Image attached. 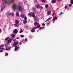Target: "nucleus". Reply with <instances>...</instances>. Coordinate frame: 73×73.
Returning a JSON list of instances; mask_svg holds the SVG:
<instances>
[{
  "label": "nucleus",
  "mask_w": 73,
  "mask_h": 73,
  "mask_svg": "<svg viewBox=\"0 0 73 73\" xmlns=\"http://www.w3.org/2000/svg\"><path fill=\"white\" fill-rule=\"evenodd\" d=\"M14 0H10V1L9 0H3V2L5 3H7V5H9L10 4V3H13Z\"/></svg>",
  "instance_id": "obj_1"
},
{
  "label": "nucleus",
  "mask_w": 73,
  "mask_h": 73,
  "mask_svg": "<svg viewBox=\"0 0 73 73\" xmlns=\"http://www.w3.org/2000/svg\"><path fill=\"white\" fill-rule=\"evenodd\" d=\"M12 7L13 9V10L15 11L16 10L17 7H18V5H17L16 4H14L13 5Z\"/></svg>",
  "instance_id": "obj_2"
},
{
  "label": "nucleus",
  "mask_w": 73,
  "mask_h": 73,
  "mask_svg": "<svg viewBox=\"0 0 73 73\" xmlns=\"http://www.w3.org/2000/svg\"><path fill=\"white\" fill-rule=\"evenodd\" d=\"M17 9L18 11H21L23 9V8L21 6H20V5H18V6L17 7Z\"/></svg>",
  "instance_id": "obj_3"
},
{
  "label": "nucleus",
  "mask_w": 73,
  "mask_h": 73,
  "mask_svg": "<svg viewBox=\"0 0 73 73\" xmlns=\"http://www.w3.org/2000/svg\"><path fill=\"white\" fill-rule=\"evenodd\" d=\"M5 3H2L1 4V12H3V9L5 8Z\"/></svg>",
  "instance_id": "obj_4"
},
{
  "label": "nucleus",
  "mask_w": 73,
  "mask_h": 73,
  "mask_svg": "<svg viewBox=\"0 0 73 73\" xmlns=\"http://www.w3.org/2000/svg\"><path fill=\"white\" fill-rule=\"evenodd\" d=\"M19 21L18 20H16L15 21V23L14 24V26L15 27H17L19 26Z\"/></svg>",
  "instance_id": "obj_5"
},
{
  "label": "nucleus",
  "mask_w": 73,
  "mask_h": 73,
  "mask_svg": "<svg viewBox=\"0 0 73 73\" xmlns=\"http://www.w3.org/2000/svg\"><path fill=\"white\" fill-rule=\"evenodd\" d=\"M27 17H24V20L23 21V23L24 24H26L27 23Z\"/></svg>",
  "instance_id": "obj_6"
},
{
  "label": "nucleus",
  "mask_w": 73,
  "mask_h": 73,
  "mask_svg": "<svg viewBox=\"0 0 73 73\" xmlns=\"http://www.w3.org/2000/svg\"><path fill=\"white\" fill-rule=\"evenodd\" d=\"M14 50L15 51H17V50H19V49H20V47L19 46L17 47V46H16Z\"/></svg>",
  "instance_id": "obj_7"
},
{
  "label": "nucleus",
  "mask_w": 73,
  "mask_h": 73,
  "mask_svg": "<svg viewBox=\"0 0 73 73\" xmlns=\"http://www.w3.org/2000/svg\"><path fill=\"white\" fill-rule=\"evenodd\" d=\"M6 15L7 16V17H8V16H10L11 15V13L8 12L6 14Z\"/></svg>",
  "instance_id": "obj_8"
},
{
  "label": "nucleus",
  "mask_w": 73,
  "mask_h": 73,
  "mask_svg": "<svg viewBox=\"0 0 73 73\" xmlns=\"http://www.w3.org/2000/svg\"><path fill=\"white\" fill-rule=\"evenodd\" d=\"M14 44L13 46H17L18 45V43L16 42H14L13 43Z\"/></svg>",
  "instance_id": "obj_9"
},
{
  "label": "nucleus",
  "mask_w": 73,
  "mask_h": 73,
  "mask_svg": "<svg viewBox=\"0 0 73 73\" xmlns=\"http://www.w3.org/2000/svg\"><path fill=\"white\" fill-rule=\"evenodd\" d=\"M17 32H18V31L17 29H15L14 31H13V33H14L15 34H17Z\"/></svg>",
  "instance_id": "obj_10"
},
{
  "label": "nucleus",
  "mask_w": 73,
  "mask_h": 73,
  "mask_svg": "<svg viewBox=\"0 0 73 73\" xmlns=\"http://www.w3.org/2000/svg\"><path fill=\"white\" fill-rule=\"evenodd\" d=\"M32 14V17H35L36 16H35V14H34V13H33L31 12V13Z\"/></svg>",
  "instance_id": "obj_11"
},
{
  "label": "nucleus",
  "mask_w": 73,
  "mask_h": 73,
  "mask_svg": "<svg viewBox=\"0 0 73 73\" xmlns=\"http://www.w3.org/2000/svg\"><path fill=\"white\" fill-rule=\"evenodd\" d=\"M57 17H54V19H53V20H52V21H54L56 20H57Z\"/></svg>",
  "instance_id": "obj_12"
},
{
  "label": "nucleus",
  "mask_w": 73,
  "mask_h": 73,
  "mask_svg": "<svg viewBox=\"0 0 73 73\" xmlns=\"http://www.w3.org/2000/svg\"><path fill=\"white\" fill-rule=\"evenodd\" d=\"M38 23L35 22L34 23V24L35 26H37V25H38Z\"/></svg>",
  "instance_id": "obj_13"
},
{
  "label": "nucleus",
  "mask_w": 73,
  "mask_h": 73,
  "mask_svg": "<svg viewBox=\"0 0 73 73\" xmlns=\"http://www.w3.org/2000/svg\"><path fill=\"white\" fill-rule=\"evenodd\" d=\"M11 36H12L13 38H14V37H15L16 36L14 34H11Z\"/></svg>",
  "instance_id": "obj_14"
},
{
  "label": "nucleus",
  "mask_w": 73,
  "mask_h": 73,
  "mask_svg": "<svg viewBox=\"0 0 73 73\" xmlns=\"http://www.w3.org/2000/svg\"><path fill=\"white\" fill-rule=\"evenodd\" d=\"M52 17H51L49 18L46 21H45V22H46V21H49V20H50L52 19Z\"/></svg>",
  "instance_id": "obj_15"
},
{
  "label": "nucleus",
  "mask_w": 73,
  "mask_h": 73,
  "mask_svg": "<svg viewBox=\"0 0 73 73\" xmlns=\"http://www.w3.org/2000/svg\"><path fill=\"white\" fill-rule=\"evenodd\" d=\"M51 13V11H48L47 12V14L48 15H50Z\"/></svg>",
  "instance_id": "obj_16"
},
{
  "label": "nucleus",
  "mask_w": 73,
  "mask_h": 73,
  "mask_svg": "<svg viewBox=\"0 0 73 73\" xmlns=\"http://www.w3.org/2000/svg\"><path fill=\"white\" fill-rule=\"evenodd\" d=\"M36 7L37 8H40V7H41V6H40V5H38V4L36 5Z\"/></svg>",
  "instance_id": "obj_17"
},
{
  "label": "nucleus",
  "mask_w": 73,
  "mask_h": 73,
  "mask_svg": "<svg viewBox=\"0 0 73 73\" xmlns=\"http://www.w3.org/2000/svg\"><path fill=\"white\" fill-rule=\"evenodd\" d=\"M21 16L22 18H24V17H25V15H24V14H22L21 15Z\"/></svg>",
  "instance_id": "obj_18"
},
{
  "label": "nucleus",
  "mask_w": 73,
  "mask_h": 73,
  "mask_svg": "<svg viewBox=\"0 0 73 73\" xmlns=\"http://www.w3.org/2000/svg\"><path fill=\"white\" fill-rule=\"evenodd\" d=\"M16 15L17 16H19V12H17L16 13Z\"/></svg>",
  "instance_id": "obj_19"
},
{
  "label": "nucleus",
  "mask_w": 73,
  "mask_h": 73,
  "mask_svg": "<svg viewBox=\"0 0 73 73\" xmlns=\"http://www.w3.org/2000/svg\"><path fill=\"white\" fill-rule=\"evenodd\" d=\"M56 1L55 0H53L51 2L52 3H53L54 4L55 3V2H56Z\"/></svg>",
  "instance_id": "obj_20"
},
{
  "label": "nucleus",
  "mask_w": 73,
  "mask_h": 73,
  "mask_svg": "<svg viewBox=\"0 0 73 73\" xmlns=\"http://www.w3.org/2000/svg\"><path fill=\"white\" fill-rule=\"evenodd\" d=\"M4 49L3 48H1L0 50V52H3Z\"/></svg>",
  "instance_id": "obj_21"
},
{
  "label": "nucleus",
  "mask_w": 73,
  "mask_h": 73,
  "mask_svg": "<svg viewBox=\"0 0 73 73\" xmlns=\"http://www.w3.org/2000/svg\"><path fill=\"white\" fill-rule=\"evenodd\" d=\"M12 42V41L11 40L9 39L8 41L7 42L9 44V43H10V42Z\"/></svg>",
  "instance_id": "obj_22"
},
{
  "label": "nucleus",
  "mask_w": 73,
  "mask_h": 73,
  "mask_svg": "<svg viewBox=\"0 0 73 73\" xmlns=\"http://www.w3.org/2000/svg\"><path fill=\"white\" fill-rule=\"evenodd\" d=\"M38 28H37V27H35V28H33L32 29V30H34V29H35H35H37Z\"/></svg>",
  "instance_id": "obj_23"
},
{
  "label": "nucleus",
  "mask_w": 73,
  "mask_h": 73,
  "mask_svg": "<svg viewBox=\"0 0 73 73\" xmlns=\"http://www.w3.org/2000/svg\"><path fill=\"white\" fill-rule=\"evenodd\" d=\"M9 39L11 41H13V40L14 38L13 37H11Z\"/></svg>",
  "instance_id": "obj_24"
},
{
  "label": "nucleus",
  "mask_w": 73,
  "mask_h": 73,
  "mask_svg": "<svg viewBox=\"0 0 73 73\" xmlns=\"http://www.w3.org/2000/svg\"><path fill=\"white\" fill-rule=\"evenodd\" d=\"M8 45H9V44H8V43L7 42V43L5 44V46H8Z\"/></svg>",
  "instance_id": "obj_25"
},
{
  "label": "nucleus",
  "mask_w": 73,
  "mask_h": 73,
  "mask_svg": "<svg viewBox=\"0 0 73 73\" xmlns=\"http://www.w3.org/2000/svg\"><path fill=\"white\" fill-rule=\"evenodd\" d=\"M49 7V5L48 4H46L45 5V7L46 8H48V7Z\"/></svg>",
  "instance_id": "obj_26"
},
{
  "label": "nucleus",
  "mask_w": 73,
  "mask_h": 73,
  "mask_svg": "<svg viewBox=\"0 0 73 73\" xmlns=\"http://www.w3.org/2000/svg\"><path fill=\"white\" fill-rule=\"evenodd\" d=\"M31 32L32 33L35 32V30L34 29L33 30H32L31 31Z\"/></svg>",
  "instance_id": "obj_27"
},
{
  "label": "nucleus",
  "mask_w": 73,
  "mask_h": 73,
  "mask_svg": "<svg viewBox=\"0 0 73 73\" xmlns=\"http://www.w3.org/2000/svg\"><path fill=\"white\" fill-rule=\"evenodd\" d=\"M9 39V37H7L5 39V40H8Z\"/></svg>",
  "instance_id": "obj_28"
},
{
  "label": "nucleus",
  "mask_w": 73,
  "mask_h": 73,
  "mask_svg": "<svg viewBox=\"0 0 73 73\" xmlns=\"http://www.w3.org/2000/svg\"><path fill=\"white\" fill-rule=\"evenodd\" d=\"M40 27V25H38L37 26V28H39Z\"/></svg>",
  "instance_id": "obj_29"
},
{
  "label": "nucleus",
  "mask_w": 73,
  "mask_h": 73,
  "mask_svg": "<svg viewBox=\"0 0 73 73\" xmlns=\"http://www.w3.org/2000/svg\"><path fill=\"white\" fill-rule=\"evenodd\" d=\"M42 3H45V0H42Z\"/></svg>",
  "instance_id": "obj_30"
},
{
  "label": "nucleus",
  "mask_w": 73,
  "mask_h": 73,
  "mask_svg": "<svg viewBox=\"0 0 73 73\" xmlns=\"http://www.w3.org/2000/svg\"><path fill=\"white\" fill-rule=\"evenodd\" d=\"M67 8H68V6H66L65 7V9H67Z\"/></svg>",
  "instance_id": "obj_31"
},
{
  "label": "nucleus",
  "mask_w": 73,
  "mask_h": 73,
  "mask_svg": "<svg viewBox=\"0 0 73 73\" xmlns=\"http://www.w3.org/2000/svg\"><path fill=\"white\" fill-rule=\"evenodd\" d=\"M19 32H20V33H22V32H23V30H21V31H20Z\"/></svg>",
  "instance_id": "obj_32"
},
{
  "label": "nucleus",
  "mask_w": 73,
  "mask_h": 73,
  "mask_svg": "<svg viewBox=\"0 0 73 73\" xmlns=\"http://www.w3.org/2000/svg\"><path fill=\"white\" fill-rule=\"evenodd\" d=\"M21 37H24V36L23 35H21Z\"/></svg>",
  "instance_id": "obj_33"
},
{
  "label": "nucleus",
  "mask_w": 73,
  "mask_h": 73,
  "mask_svg": "<svg viewBox=\"0 0 73 73\" xmlns=\"http://www.w3.org/2000/svg\"><path fill=\"white\" fill-rule=\"evenodd\" d=\"M61 1H62V0H57V1H58V2H60Z\"/></svg>",
  "instance_id": "obj_34"
},
{
  "label": "nucleus",
  "mask_w": 73,
  "mask_h": 73,
  "mask_svg": "<svg viewBox=\"0 0 73 73\" xmlns=\"http://www.w3.org/2000/svg\"><path fill=\"white\" fill-rule=\"evenodd\" d=\"M43 29V27H41L39 29Z\"/></svg>",
  "instance_id": "obj_35"
},
{
  "label": "nucleus",
  "mask_w": 73,
  "mask_h": 73,
  "mask_svg": "<svg viewBox=\"0 0 73 73\" xmlns=\"http://www.w3.org/2000/svg\"><path fill=\"white\" fill-rule=\"evenodd\" d=\"M70 3H71V4H73V1H71L70 2Z\"/></svg>",
  "instance_id": "obj_36"
},
{
  "label": "nucleus",
  "mask_w": 73,
  "mask_h": 73,
  "mask_svg": "<svg viewBox=\"0 0 73 73\" xmlns=\"http://www.w3.org/2000/svg\"><path fill=\"white\" fill-rule=\"evenodd\" d=\"M12 16H14V13H12L11 14Z\"/></svg>",
  "instance_id": "obj_37"
},
{
  "label": "nucleus",
  "mask_w": 73,
  "mask_h": 73,
  "mask_svg": "<svg viewBox=\"0 0 73 73\" xmlns=\"http://www.w3.org/2000/svg\"><path fill=\"white\" fill-rule=\"evenodd\" d=\"M11 48V47H10V48H7V50H10V48Z\"/></svg>",
  "instance_id": "obj_38"
},
{
  "label": "nucleus",
  "mask_w": 73,
  "mask_h": 73,
  "mask_svg": "<svg viewBox=\"0 0 73 73\" xmlns=\"http://www.w3.org/2000/svg\"><path fill=\"white\" fill-rule=\"evenodd\" d=\"M6 56H8V53L6 52L5 54Z\"/></svg>",
  "instance_id": "obj_39"
},
{
  "label": "nucleus",
  "mask_w": 73,
  "mask_h": 73,
  "mask_svg": "<svg viewBox=\"0 0 73 73\" xmlns=\"http://www.w3.org/2000/svg\"><path fill=\"white\" fill-rule=\"evenodd\" d=\"M63 13L62 12H61L59 15H62V14H63Z\"/></svg>",
  "instance_id": "obj_40"
},
{
  "label": "nucleus",
  "mask_w": 73,
  "mask_h": 73,
  "mask_svg": "<svg viewBox=\"0 0 73 73\" xmlns=\"http://www.w3.org/2000/svg\"><path fill=\"white\" fill-rule=\"evenodd\" d=\"M25 41H27V38H25Z\"/></svg>",
  "instance_id": "obj_41"
},
{
  "label": "nucleus",
  "mask_w": 73,
  "mask_h": 73,
  "mask_svg": "<svg viewBox=\"0 0 73 73\" xmlns=\"http://www.w3.org/2000/svg\"><path fill=\"white\" fill-rule=\"evenodd\" d=\"M54 15H55V13H53L52 14V16H54Z\"/></svg>",
  "instance_id": "obj_42"
},
{
  "label": "nucleus",
  "mask_w": 73,
  "mask_h": 73,
  "mask_svg": "<svg viewBox=\"0 0 73 73\" xmlns=\"http://www.w3.org/2000/svg\"><path fill=\"white\" fill-rule=\"evenodd\" d=\"M45 24H44V23H43V24H42V26H44V25H45Z\"/></svg>",
  "instance_id": "obj_43"
},
{
  "label": "nucleus",
  "mask_w": 73,
  "mask_h": 73,
  "mask_svg": "<svg viewBox=\"0 0 73 73\" xmlns=\"http://www.w3.org/2000/svg\"><path fill=\"white\" fill-rule=\"evenodd\" d=\"M72 6V4H70L69 5V7H71V6Z\"/></svg>",
  "instance_id": "obj_44"
},
{
  "label": "nucleus",
  "mask_w": 73,
  "mask_h": 73,
  "mask_svg": "<svg viewBox=\"0 0 73 73\" xmlns=\"http://www.w3.org/2000/svg\"><path fill=\"white\" fill-rule=\"evenodd\" d=\"M1 31H2V30H1V29H0V33H1Z\"/></svg>",
  "instance_id": "obj_45"
},
{
  "label": "nucleus",
  "mask_w": 73,
  "mask_h": 73,
  "mask_svg": "<svg viewBox=\"0 0 73 73\" xmlns=\"http://www.w3.org/2000/svg\"><path fill=\"white\" fill-rule=\"evenodd\" d=\"M16 39H14V40H13V41H16Z\"/></svg>",
  "instance_id": "obj_46"
},
{
  "label": "nucleus",
  "mask_w": 73,
  "mask_h": 73,
  "mask_svg": "<svg viewBox=\"0 0 73 73\" xmlns=\"http://www.w3.org/2000/svg\"><path fill=\"white\" fill-rule=\"evenodd\" d=\"M4 44L3 45H1V47H2V48H3V46H4Z\"/></svg>",
  "instance_id": "obj_47"
},
{
  "label": "nucleus",
  "mask_w": 73,
  "mask_h": 73,
  "mask_svg": "<svg viewBox=\"0 0 73 73\" xmlns=\"http://www.w3.org/2000/svg\"><path fill=\"white\" fill-rule=\"evenodd\" d=\"M40 9H43V7H40Z\"/></svg>",
  "instance_id": "obj_48"
},
{
  "label": "nucleus",
  "mask_w": 73,
  "mask_h": 73,
  "mask_svg": "<svg viewBox=\"0 0 73 73\" xmlns=\"http://www.w3.org/2000/svg\"><path fill=\"white\" fill-rule=\"evenodd\" d=\"M22 44V43L21 42H20V45H21V44Z\"/></svg>",
  "instance_id": "obj_49"
},
{
  "label": "nucleus",
  "mask_w": 73,
  "mask_h": 73,
  "mask_svg": "<svg viewBox=\"0 0 73 73\" xmlns=\"http://www.w3.org/2000/svg\"><path fill=\"white\" fill-rule=\"evenodd\" d=\"M31 15V13H29L28 14V15Z\"/></svg>",
  "instance_id": "obj_50"
},
{
  "label": "nucleus",
  "mask_w": 73,
  "mask_h": 73,
  "mask_svg": "<svg viewBox=\"0 0 73 73\" xmlns=\"http://www.w3.org/2000/svg\"><path fill=\"white\" fill-rule=\"evenodd\" d=\"M8 50V48H6L5 50Z\"/></svg>",
  "instance_id": "obj_51"
},
{
  "label": "nucleus",
  "mask_w": 73,
  "mask_h": 73,
  "mask_svg": "<svg viewBox=\"0 0 73 73\" xmlns=\"http://www.w3.org/2000/svg\"><path fill=\"white\" fill-rule=\"evenodd\" d=\"M47 25H49V24H50V23H47Z\"/></svg>",
  "instance_id": "obj_52"
},
{
  "label": "nucleus",
  "mask_w": 73,
  "mask_h": 73,
  "mask_svg": "<svg viewBox=\"0 0 73 73\" xmlns=\"http://www.w3.org/2000/svg\"><path fill=\"white\" fill-rule=\"evenodd\" d=\"M17 39H19V37H17Z\"/></svg>",
  "instance_id": "obj_53"
},
{
  "label": "nucleus",
  "mask_w": 73,
  "mask_h": 73,
  "mask_svg": "<svg viewBox=\"0 0 73 73\" xmlns=\"http://www.w3.org/2000/svg\"><path fill=\"white\" fill-rule=\"evenodd\" d=\"M1 46H0V49H1Z\"/></svg>",
  "instance_id": "obj_54"
},
{
  "label": "nucleus",
  "mask_w": 73,
  "mask_h": 73,
  "mask_svg": "<svg viewBox=\"0 0 73 73\" xmlns=\"http://www.w3.org/2000/svg\"><path fill=\"white\" fill-rule=\"evenodd\" d=\"M71 1H73V0H70Z\"/></svg>",
  "instance_id": "obj_55"
},
{
  "label": "nucleus",
  "mask_w": 73,
  "mask_h": 73,
  "mask_svg": "<svg viewBox=\"0 0 73 73\" xmlns=\"http://www.w3.org/2000/svg\"><path fill=\"white\" fill-rule=\"evenodd\" d=\"M31 16H32V15H31L30 16V17H31Z\"/></svg>",
  "instance_id": "obj_56"
},
{
  "label": "nucleus",
  "mask_w": 73,
  "mask_h": 73,
  "mask_svg": "<svg viewBox=\"0 0 73 73\" xmlns=\"http://www.w3.org/2000/svg\"><path fill=\"white\" fill-rule=\"evenodd\" d=\"M48 23H51V22H50V21H49V22H48Z\"/></svg>",
  "instance_id": "obj_57"
},
{
  "label": "nucleus",
  "mask_w": 73,
  "mask_h": 73,
  "mask_svg": "<svg viewBox=\"0 0 73 73\" xmlns=\"http://www.w3.org/2000/svg\"><path fill=\"white\" fill-rule=\"evenodd\" d=\"M24 40H23V41H24Z\"/></svg>",
  "instance_id": "obj_58"
},
{
  "label": "nucleus",
  "mask_w": 73,
  "mask_h": 73,
  "mask_svg": "<svg viewBox=\"0 0 73 73\" xmlns=\"http://www.w3.org/2000/svg\"><path fill=\"white\" fill-rule=\"evenodd\" d=\"M53 23H54V22H53Z\"/></svg>",
  "instance_id": "obj_59"
}]
</instances>
